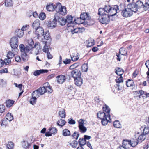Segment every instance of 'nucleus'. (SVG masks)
I'll list each match as a JSON object with an SVG mask.
<instances>
[{"label":"nucleus","mask_w":149,"mask_h":149,"mask_svg":"<svg viewBox=\"0 0 149 149\" xmlns=\"http://www.w3.org/2000/svg\"><path fill=\"white\" fill-rule=\"evenodd\" d=\"M119 11L118 7L116 5L112 6H105L104 8H99L98 13L101 16L100 22L103 24H108L109 22L110 17L115 15Z\"/></svg>","instance_id":"obj_1"},{"label":"nucleus","mask_w":149,"mask_h":149,"mask_svg":"<svg viewBox=\"0 0 149 149\" xmlns=\"http://www.w3.org/2000/svg\"><path fill=\"white\" fill-rule=\"evenodd\" d=\"M90 17L86 13H82L80 15L79 18H77L75 23L77 24H84V25H90L89 20Z\"/></svg>","instance_id":"obj_2"},{"label":"nucleus","mask_w":149,"mask_h":149,"mask_svg":"<svg viewBox=\"0 0 149 149\" xmlns=\"http://www.w3.org/2000/svg\"><path fill=\"white\" fill-rule=\"evenodd\" d=\"M19 48L21 52V56L22 60L24 62L27 61L29 58L27 53L30 51L29 48L28 47L25 48L24 45L23 44L19 45Z\"/></svg>","instance_id":"obj_3"},{"label":"nucleus","mask_w":149,"mask_h":149,"mask_svg":"<svg viewBox=\"0 0 149 149\" xmlns=\"http://www.w3.org/2000/svg\"><path fill=\"white\" fill-rule=\"evenodd\" d=\"M103 109L104 111L107 112V116H108L107 118L102 119L101 122L102 124L103 125H106L107 124L108 122H111V120L110 118V115L109 114L110 109L108 106L105 104L103 107Z\"/></svg>","instance_id":"obj_4"},{"label":"nucleus","mask_w":149,"mask_h":149,"mask_svg":"<svg viewBox=\"0 0 149 149\" xmlns=\"http://www.w3.org/2000/svg\"><path fill=\"white\" fill-rule=\"evenodd\" d=\"M10 44L12 48V51L14 50V52H17V47L18 46V41L17 37H13L10 40ZM13 52H14L13 51Z\"/></svg>","instance_id":"obj_5"},{"label":"nucleus","mask_w":149,"mask_h":149,"mask_svg":"<svg viewBox=\"0 0 149 149\" xmlns=\"http://www.w3.org/2000/svg\"><path fill=\"white\" fill-rule=\"evenodd\" d=\"M133 12H134V11L133 9V8L130 4L127 5V8L122 11L121 14L123 17H128L131 16Z\"/></svg>","instance_id":"obj_6"},{"label":"nucleus","mask_w":149,"mask_h":149,"mask_svg":"<svg viewBox=\"0 0 149 149\" xmlns=\"http://www.w3.org/2000/svg\"><path fill=\"white\" fill-rule=\"evenodd\" d=\"M55 10L57 12L56 14H61L62 15H65L67 13L66 8L62 6L60 3H57L55 6Z\"/></svg>","instance_id":"obj_7"},{"label":"nucleus","mask_w":149,"mask_h":149,"mask_svg":"<svg viewBox=\"0 0 149 149\" xmlns=\"http://www.w3.org/2000/svg\"><path fill=\"white\" fill-rule=\"evenodd\" d=\"M130 4L134 11V13L136 12L138 9L143 8V3L140 1H138L136 3H132Z\"/></svg>","instance_id":"obj_8"},{"label":"nucleus","mask_w":149,"mask_h":149,"mask_svg":"<svg viewBox=\"0 0 149 149\" xmlns=\"http://www.w3.org/2000/svg\"><path fill=\"white\" fill-rule=\"evenodd\" d=\"M45 90L44 88L40 87L36 90L34 91L32 94V96L36 98L38 97L40 95L45 93Z\"/></svg>","instance_id":"obj_9"},{"label":"nucleus","mask_w":149,"mask_h":149,"mask_svg":"<svg viewBox=\"0 0 149 149\" xmlns=\"http://www.w3.org/2000/svg\"><path fill=\"white\" fill-rule=\"evenodd\" d=\"M66 23H67V26L68 27H71L73 26V24L75 22H77V19H74L73 22L72 21L73 17L70 15H68L65 19Z\"/></svg>","instance_id":"obj_10"},{"label":"nucleus","mask_w":149,"mask_h":149,"mask_svg":"<svg viewBox=\"0 0 149 149\" xmlns=\"http://www.w3.org/2000/svg\"><path fill=\"white\" fill-rule=\"evenodd\" d=\"M55 19H56L57 21H58V23L60 25L63 26L66 24L65 20L64 18L59 17L57 14L55 15Z\"/></svg>","instance_id":"obj_11"},{"label":"nucleus","mask_w":149,"mask_h":149,"mask_svg":"<svg viewBox=\"0 0 149 149\" xmlns=\"http://www.w3.org/2000/svg\"><path fill=\"white\" fill-rule=\"evenodd\" d=\"M136 92L137 94L138 95L137 96V97H139V98H141L142 97L144 99L147 97H149V93H145L143 90L137 91Z\"/></svg>","instance_id":"obj_12"},{"label":"nucleus","mask_w":149,"mask_h":149,"mask_svg":"<svg viewBox=\"0 0 149 149\" xmlns=\"http://www.w3.org/2000/svg\"><path fill=\"white\" fill-rule=\"evenodd\" d=\"M139 134V132H137L136 133H136L134 135L135 138V139H132L130 142L128 141L129 143L132 147H134L138 143L139 141L137 139V138H136V136L137 137L138 136V134Z\"/></svg>","instance_id":"obj_13"},{"label":"nucleus","mask_w":149,"mask_h":149,"mask_svg":"<svg viewBox=\"0 0 149 149\" xmlns=\"http://www.w3.org/2000/svg\"><path fill=\"white\" fill-rule=\"evenodd\" d=\"M115 81L116 83H118L117 85V87H118V90H121L123 86V81L122 77L121 76H120L119 78L117 77Z\"/></svg>","instance_id":"obj_14"},{"label":"nucleus","mask_w":149,"mask_h":149,"mask_svg":"<svg viewBox=\"0 0 149 149\" xmlns=\"http://www.w3.org/2000/svg\"><path fill=\"white\" fill-rule=\"evenodd\" d=\"M81 72L79 70L76 69L72 70L71 72V76L74 78L80 77Z\"/></svg>","instance_id":"obj_15"},{"label":"nucleus","mask_w":149,"mask_h":149,"mask_svg":"<svg viewBox=\"0 0 149 149\" xmlns=\"http://www.w3.org/2000/svg\"><path fill=\"white\" fill-rule=\"evenodd\" d=\"M57 24V20L55 19V15L53 19H51L49 22L48 25V27L50 29H53L55 28Z\"/></svg>","instance_id":"obj_16"},{"label":"nucleus","mask_w":149,"mask_h":149,"mask_svg":"<svg viewBox=\"0 0 149 149\" xmlns=\"http://www.w3.org/2000/svg\"><path fill=\"white\" fill-rule=\"evenodd\" d=\"M44 31L43 28L41 27H39L36 29V34L38 38L44 35Z\"/></svg>","instance_id":"obj_17"},{"label":"nucleus","mask_w":149,"mask_h":149,"mask_svg":"<svg viewBox=\"0 0 149 149\" xmlns=\"http://www.w3.org/2000/svg\"><path fill=\"white\" fill-rule=\"evenodd\" d=\"M57 81L59 84H63L66 80V77L63 75H60L56 77Z\"/></svg>","instance_id":"obj_18"},{"label":"nucleus","mask_w":149,"mask_h":149,"mask_svg":"<svg viewBox=\"0 0 149 149\" xmlns=\"http://www.w3.org/2000/svg\"><path fill=\"white\" fill-rule=\"evenodd\" d=\"M106 113H104L102 111H100L97 113V118L101 119H104L106 118H107L108 116H107V112Z\"/></svg>","instance_id":"obj_19"},{"label":"nucleus","mask_w":149,"mask_h":149,"mask_svg":"<svg viewBox=\"0 0 149 149\" xmlns=\"http://www.w3.org/2000/svg\"><path fill=\"white\" fill-rule=\"evenodd\" d=\"M45 86L42 88H45V93L47 92L51 93L52 92L53 90L52 88L51 87L50 85L48 82H46L44 84Z\"/></svg>","instance_id":"obj_20"},{"label":"nucleus","mask_w":149,"mask_h":149,"mask_svg":"<svg viewBox=\"0 0 149 149\" xmlns=\"http://www.w3.org/2000/svg\"><path fill=\"white\" fill-rule=\"evenodd\" d=\"M42 47L40 46V43L38 42H36L32 49H36V52L35 53L36 55H37L39 52V50L41 49Z\"/></svg>","instance_id":"obj_21"},{"label":"nucleus","mask_w":149,"mask_h":149,"mask_svg":"<svg viewBox=\"0 0 149 149\" xmlns=\"http://www.w3.org/2000/svg\"><path fill=\"white\" fill-rule=\"evenodd\" d=\"M15 34L19 38L22 37L24 34V31L22 29H16L15 31Z\"/></svg>","instance_id":"obj_22"},{"label":"nucleus","mask_w":149,"mask_h":149,"mask_svg":"<svg viewBox=\"0 0 149 149\" xmlns=\"http://www.w3.org/2000/svg\"><path fill=\"white\" fill-rule=\"evenodd\" d=\"M75 84L78 86H81L83 84V79L81 77L74 78Z\"/></svg>","instance_id":"obj_23"},{"label":"nucleus","mask_w":149,"mask_h":149,"mask_svg":"<svg viewBox=\"0 0 149 149\" xmlns=\"http://www.w3.org/2000/svg\"><path fill=\"white\" fill-rule=\"evenodd\" d=\"M27 43L29 46L25 47V48L28 47V48H29L30 51L33 48V46L34 45L33 40L31 39H29L27 40Z\"/></svg>","instance_id":"obj_24"},{"label":"nucleus","mask_w":149,"mask_h":149,"mask_svg":"<svg viewBox=\"0 0 149 149\" xmlns=\"http://www.w3.org/2000/svg\"><path fill=\"white\" fill-rule=\"evenodd\" d=\"M48 72V70H37L34 72L33 75L35 76H38L40 74L47 73Z\"/></svg>","instance_id":"obj_25"},{"label":"nucleus","mask_w":149,"mask_h":149,"mask_svg":"<svg viewBox=\"0 0 149 149\" xmlns=\"http://www.w3.org/2000/svg\"><path fill=\"white\" fill-rule=\"evenodd\" d=\"M40 24L39 21L38 19H36L35 20L33 23L32 26L33 29H36L39 27H40Z\"/></svg>","instance_id":"obj_26"},{"label":"nucleus","mask_w":149,"mask_h":149,"mask_svg":"<svg viewBox=\"0 0 149 149\" xmlns=\"http://www.w3.org/2000/svg\"><path fill=\"white\" fill-rule=\"evenodd\" d=\"M55 6L53 4L48 5L46 6V8L47 10L49 11H53L55 10Z\"/></svg>","instance_id":"obj_27"},{"label":"nucleus","mask_w":149,"mask_h":149,"mask_svg":"<svg viewBox=\"0 0 149 149\" xmlns=\"http://www.w3.org/2000/svg\"><path fill=\"white\" fill-rule=\"evenodd\" d=\"M139 134L140 133H139V134H138V136L137 137V139L139 141H140L141 142H142L146 139L145 135L143 134V133L140 135H139ZM136 138H137L136 136Z\"/></svg>","instance_id":"obj_28"},{"label":"nucleus","mask_w":149,"mask_h":149,"mask_svg":"<svg viewBox=\"0 0 149 149\" xmlns=\"http://www.w3.org/2000/svg\"><path fill=\"white\" fill-rule=\"evenodd\" d=\"M119 52L120 54L125 56L127 55V51H126L125 48H121L119 50Z\"/></svg>","instance_id":"obj_29"},{"label":"nucleus","mask_w":149,"mask_h":149,"mask_svg":"<svg viewBox=\"0 0 149 149\" xmlns=\"http://www.w3.org/2000/svg\"><path fill=\"white\" fill-rule=\"evenodd\" d=\"M14 102L15 101L13 100H7L6 102V107L8 108L10 107L13 105Z\"/></svg>","instance_id":"obj_30"},{"label":"nucleus","mask_w":149,"mask_h":149,"mask_svg":"<svg viewBox=\"0 0 149 149\" xmlns=\"http://www.w3.org/2000/svg\"><path fill=\"white\" fill-rule=\"evenodd\" d=\"M113 125L115 127L120 128H121V125L118 120H116L113 122Z\"/></svg>","instance_id":"obj_31"},{"label":"nucleus","mask_w":149,"mask_h":149,"mask_svg":"<svg viewBox=\"0 0 149 149\" xmlns=\"http://www.w3.org/2000/svg\"><path fill=\"white\" fill-rule=\"evenodd\" d=\"M13 51L15 52L14 50H13ZM17 52H13V51H9L7 54V57H8L10 59L14 56L15 54H16Z\"/></svg>","instance_id":"obj_32"},{"label":"nucleus","mask_w":149,"mask_h":149,"mask_svg":"<svg viewBox=\"0 0 149 149\" xmlns=\"http://www.w3.org/2000/svg\"><path fill=\"white\" fill-rule=\"evenodd\" d=\"M115 72L120 76H121L124 72V71L121 68H118L117 69H116Z\"/></svg>","instance_id":"obj_33"},{"label":"nucleus","mask_w":149,"mask_h":149,"mask_svg":"<svg viewBox=\"0 0 149 149\" xmlns=\"http://www.w3.org/2000/svg\"><path fill=\"white\" fill-rule=\"evenodd\" d=\"M63 135L64 136H69L70 135V132L68 129H65L63 131Z\"/></svg>","instance_id":"obj_34"},{"label":"nucleus","mask_w":149,"mask_h":149,"mask_svg":"<svg viewBox=\"0 0 149 149\" xmlns=\"http://www.w3.org/2000/svg\"><path fill=\"white\" fill-rule=\"evenodd\" d=\"M5 3L6 6L9 7L13 6V2L12 0H6Z\"/></svg>","instance_id":"obj_35"},{"label":"nucleus","mask_w":149,"mask_h":149,"mask_svg":"<svg viewBox=\"0 0 149 149\" xmlns=\"http://www.w3.org/2000/svg\"><path fill=\"white\" fill-rule=\"evenodd\" d=\"M80 131L82 133H84L87 131V129L84 125L78 126Z\"/></svg>","instance_id":"obj_36"},{"label":"nucleus","mask_w":149,"mask_h":149,"mask_svg":"<svg viewBox=\"0 0 149 149\" xmlns=\"http://www.w3.org/2000/svg\"><path fill=\"white\" fill-rule=\"evenodd\" d=\"M65 120L61 119L57 122V124L58 125L62 127L65 124Z\"/></svg>","instance_id":"obj_37"},{"label":"nucleus","mask_w":149,"mask_h":149,"mask_svg":"<svg viewBox=\"0 0 149 149\" xmlns=\"http://www.w3.org/2000/svg\"><path fill=\"white\" fill-rule=\"evenodd\" d=\"M134 82H133V81L129 79L127 80V81H126V85L127 87H130L132 86L133 85Z\"/></svg>","instance_id":"obj_38"},{"label":"nucleus","mask_w":149,"mask_h":149,"mask_svg":"<svg viewBox=\"0 0 149 149\" xmlns=\"http://www.w3.org/2000/svg\"><path fill=\"white\" fill-rule=\"evenodd\" d=\"M6 119L10 121H11L13 119V115L10 113H8L6 114Z\"/></svg>","instance_id":"obj_39"},{"label":"nucleus","mask_w":149,"mask_h":149,"mask_svg":"<svg viewBox=\"0 0 149 149\" xmlns=\"http://www.w3.org/2000/svg\"><path fill=\"white\" fill-rule=\"evenodd\" d=\"M59 116L62 118H65V112L64 109L60 111L59 112Z\"/></svg>","instance_id":"obj_40"},{"label":"nucleus","mask_w":149,"mask_h":149,"mask_svg":"<svg viewBox=\"0 0 149 149\" xmlns=\"http://www.w3.org/2000/svg\"><path fill=\"white\" fill-rule=\"evenodd\" d=\"M79 143L80 146H84L86 143V141L84 138H80L79 140Z\"/></svg>","instance_id":"obj_41"},{"label":"nucleus","mask_w":149,"mask_h":149,"mask_svg":"<svg viewBox=\"0 0 149 149\" xmlns=\"http://www.w3.org/2000/svg\"><path fill=\"white\" fill-rule=\"evenodd\" d=\"M88 66L87 64H84L81 67L82 70L83 72H86L88 70Z\"/></svg>","instance_id":"obj_42"},{"label":"nucleus","mask_w":149,"mask_h":149,"mask_svg":"<svg viewBox=\"0 0 149 149\" xmlns=\"http://www.w3.org/2000/svg\"><path fill=\"white\" fill-rule=\"evenodd\" d=\"M48 130L51 131V133L53 134H55L57 131V129L54 127H52L51 128H49Z\"/></svg>","instance_id":"obj_43"},{"label":"nucleus","mask_w":149,"mask_h":149,"mask_svg":"<svg viewBox=\"0 0 149 149\" xmlns=\"http://www.w3.org/2000/svg\"><path fill=\"white\" fill-rule=\"evenodd\" d=\"M143 8L145 11L149 10V0L147 2H146L144 4H143Z\"/></svg>","instance_id":"obj_44"},{"label":"nucleus","mask_w":149,"mask_h":149,"mask_svg":"<svg viewBox=\"0 0 149 149\" xmlns=\"http://www.w3.org/2000/svg\"><path fill=\"white\" fill-rule=\"evenodd\" d=\"M22 146L25 149L29 148V145L28 142L27 141H23L22 143Z\"/></svg>","instance_id":"obj_45"},{"label":"nucleus","mask_w":149,"mask_h":149,"mask_svg":"<svg viewBox=\"0 0 149 149\" xmlns=\"http://www.w3.org/2000/svg\"><path fill=\"white\" fill-rule=\"evenodd\" d=\"M46 15L44 13H41L39 15V18L41 20H44L46 18Z\"/></svg>","instance_id":"obj_46"},{"label":"nucleus","mask_w":149,"mask_h":149,"mask_svg":"<svg viewBox=\"0 0 149 149\" xmlns=\"http://www.w3.org/2000/svg\"><path fill=\"white\" fill-rule=\"evenodd\" d=\"M8 149H12L13 147V143L12 142H9L6 145Z\"/></svg>","instance_id":"obj_47"},{"label":"nucleus","mask_w":149,"mask_h":149,"mask_svg":"<svg viewBox=\"0 0 149 149\" xmlns=\"http://www.w3.org/2000/svg\"><path fill=\"white\" fill-rule=\"evenodd\" d=\"M80 29L79 28H75L73 29H71V32L72 34L79 33L80 32Z\"/></svg>","instance_id":"obj_48"},{"label":"nucleus","mask_w":149,"mask_h":149,"mask_svg":"<svg viewBox=\"0 0 149 149\" xmlns=\"http://www.w3.org/2000/svg\"><path fill=\"white\" fill-rule=\"evenodd\" d=\"M143 133L145 135L148 134L149 133V127H145L143 130Z\"/></svg>","instance_id":"obj_49"},{"label":"nucleus","mask_w":149,"mask_h":149,"mask_svg":"<svg viewBox=\"0 0 149 149\" xmlns=\"http://www.w3.org/2000/svg\"><path fill=\"white\" fill-rule=\"evenodd\" d=\"M79 63L78 62L74 63L71 65L70 67V69H73L79 66Z\"/></svg>","instance_id":"obj_50"},{"label":"nucleus","mask_w":149,"mask_h":149,"mask_svg":"<svg viewBox=\"0 0 149 149\" xmlns=\"http://www.w3.org/2000/svg\"><path fill=\"white\" fill-rule=\"evenodd\" d=\"M79 133L77 132H74L72 135V136L74 139H77L78 137H79Z\"/></svg>","instance_id":"obj_51"},{"label":"nucleus","mask_w":149,"mask_h":149,"mask_svg":"<svg viewBox=\"0 0 149 149\" xmlns=\"http://www.w3.org/2000/svg\"><path fill=\"white\" fill-rule=\"evenodd\" d=\"M3 61L6 65H8L11 63L10 59L8 57L6 58Z\"/></svg>","instance_id":"obj_52"},{"label":"nucleus","mask_w":149,"mask_h":149,"mask_svg":"<svg viewBox=\"0 0 149 149\" xmlns=\"http://www.w3.org/2000/svg\"><path fill=\"white\" fill-rule=\"evenodd\" d=\"M36 98L33 96H32V98L31 99V100L30 101V103L32 105H33L36 103Z\"/></svg>","instance_id":"obj_53"},{"label":"nucleus","mask_w":149,"mask_h":149,"mask_svg":"<svg viewBox=\"0 0 149 149\" xmlns=\"http://www.w3.org/2000/svg\"><path fill=\"white\" fill-rule=\"evenodd\" d=\"M5 110V107L3 105H0V115L3 113Z\"/></svg>","instance_id":"obj_54"},{"label":"nucleus","mask_w":149,"mask_h":149,"mask_svg":"<svg viewBox=\"0 0 149 149\" xmlns=\"http://www.w3.org/2000/svg\"><path fill=\"white\" fill-rule=\"evenodd\" d=\"M49 46L47 45L46 44L43 47V51L45 53H47L49 52Z\"/></svg>","instance_id":"obj_55"},{"label":"nucleus","mask_w":149,"mask_h":149,"mask_svg":"<svg viewBox=\"0 0 149 149\" xmlns=\"http://www.w3.org/2000/svg\"><path fill=\"white\" fill-rule=\"evenodd\" d=\"M44 37L45 39L46 40L50 41L51 40V38L48 33H46L44 36Z\"/></svg>","instance_id":"obj_56"},{"label":"nucleus","mask_w":149,"mask_h":149,"mask_svg":"<svg viewBox=\"0 0 149 149\" xmlns=\"http://www.w3.org/2000/svg\"><path fill=\"white\" fill-rule=\"evenodd\" d=\"M79 58V55L77 54V55L76 56H73V57H71L72 60L73 61H75L78 60Z\"/></svg>","instance_id":"obj_57"},{"label":"nucleus","mask_w":149,"mask_h":149,"mask_svg":"<svg viewBox=\"0 0 149 149\" xmlns=\"http://www.w3.org/2000/svg\"><path fill=\"white\" fill-rule=\"evenodd\" d=\"M94 40H92L91 41L89 42L87 45V47H90L91 46H93L94 45Z\"/></svg>","instance_id":"obj_58"},{"label":"nucleus","mask_w":149,"mask_h":149,"mask_svg":"<svg viewBox=\"0 0 149 149\" xmlns=\"http://www.w3.org/2000/svg\"><path fill=\"white\" fill-rule=\"evenodd\" d=\"M68 123L70 124H75V121L72 118H70L68 120Z\"/></svg>","instance_id":"obj_59"},{"label":"nucleus","mask_w":149,"mask_h":149,"mask_svg":"<svg viewBox=\"0 0 149 149\" xmlns=\"http://www.w3.org/2000/svg\"><path fill=\"white\" fill-rule=\"evenodd\" d=\"M84 120L82 119H80L78 121L79 126L84 125Z\"/></svg>","instance_id":"obj_60"},{"label":"nucleus","mask_w":149,"mask_h":149,"mask_svg":"<svg viewBox=\"0 0 149 149\" xmlns=\"http://www.w3.org/2000/svg\"><path fill=\"white\" fill-rule=\"evenodd\" d=\"M145 65L148 69V71L146 72V74L148 73H149V60L146 61L145 63Z\"/></svg>","instance_id":"obj_61"},{"label":"nucleus","mask_w":149,"mask_h":149,"mask_svg":"<svg viewBox=\"0 0 149 149\" xmlns=\"http://www.w3.org/2000/svg\"><path fill=\"white\" fill-rule=\"evenodd\" d=\"M16 61L17 62H20L21 61V59L20 57L18 56H17L15 58Z\"/></svg>","instance_id":"obj_62"},{"label":"nucleus","mask_w":149,"mask_h":149,"mask_svg":"<svg viewBox=\"0 0 149 149\" xmlns=\"http://www.w3.org/2000/svg\"><path fill=\"white\" fill-rule=\"evenodd\" d=\"M71 60L70 59H66L65 60L63 61V63L65 64H68L70 63Z\"/></svg>","instance_id":"obj_63"},{"label":"nucleus","mask_w":149,"mask_h":149,"mask_svg":"<svg viewBox=\"0 0 149 149\" xmlns=\"http://www.w3.org/2000/svg\"><path fill=\"white\" fill-rule=\"evenodd\" d=\"M8 72L7 69L6 68H5L4 69L1 70H0V73H8Z\"/></svg>","instance_id":"obj_64"}]
</instances>
